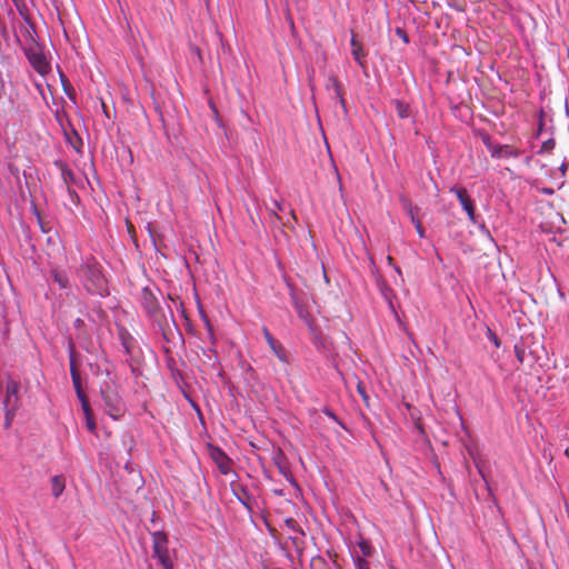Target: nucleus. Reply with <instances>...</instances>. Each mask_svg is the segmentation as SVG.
I'll list each match as a JSON object with an SVG mask.
<instances>
[{"label":"nucleus","instance_id":"obj_1","mask_svg":"<svg viewBox=\"0 0 569 569\" xmlns=\"http://www.w3.org/2000/svg\"><path fill=\"white\" fill-rule=\"evenodd\" d=\"M77 276L88 292L100 296L108 292L107 280L101 271V266L93 257L86 258L84 262L78 268Z\"/></svg>","mask_w":569,"mask_h":569},{"label":"nucleus","instance_id":"obj_2","mask_svg":"<svg viewBox=\"0 0 569 569\" xmlns=\"http://www.w3.org/2000/svg\"><path fill=\"white\" fill-rule=\"evenodd\" d=\"M19 390L20 382L9 377L6 382V398L3 401L6 408L7 428L11 425L13 416L20 407Z\"/></svg>","mask_w":569,"mask_h":569},{"label":"nucleus","instance_id":"obj_3","mask_svg":"<svg viewBox=\"0 0 569 569\" xmlns=\"http://www.w3.org/2000/svg\"><path fill=\"white\" fill-rule=\"evenodd\" d=\"M24 54L31 64V67L42 77L47 76L51 71V64L47 59L42 47L32 42L24 48Z\"/></svg>","mask_w":569,"mask_h":569},{"label":"nucleus","instance_id":"obj_4","mask_svg":"<svg viewBox=\"0 0 569 569\" xmlns=\"http://www.w3.org/2000/svg\"><path fill=\"white\" fill-rule=\"evenodd\" d=\"M153 557L158 558L164 569H173V562L169 555L168 536L163 531L152 533Z\"/></svg>","mask_w":569,"mask_h":569},{"label":"nucleus","instance_id":"obj_5","mask_svg":"<svg viewBox=\"0 0 569 569\" xmlns=\"http://www.w3.org/2000/svg\"><path fill=\"white\" fill-rule=\"evenodd\" d=\"M149 317L157 323L163 338L166 340H169L170 336L173 332V329H177V323L171 307H168V312H164L159 307L153 312H151Z\"/></svg>","mask_w":569,"mask_h":569},{"label":"nucleus","instance_id":"obj_6","mask_svg":"<svg viewBox=\"0 0 569 569\" xmlns=\"http://www.w3.org/2000/svg\"><path fill=\"white\" fill-rule=\"evenodd\" d=\"M449 191L458 198L462 209L467 212V216L470 220V222H476V207L475 202L469 196L467 189L459 187V186H452Z\"/></svg>","mask_w":569,"mask_h":569},{"label":"nucleus","instance_id":"obj_7","mask_svg":"<svg viewBox=\"0 0 569 569\" xmlns=\"http://www.w3.org/2000/svg\"><path fill=\"white\" fill-rule=\"evenodd\" d=\"M492 158H517L518 151L510 144L492 143L489 137L483 139Z\"/></svg>","mask_w":569,"mask_h":569},{"label":"nucleus","instance_id":"obj_8","mask_svg":"<svg viewBox=\"0 0 569 569\" xmlns=\"http://www.w3.org/2000/svg\"><path fill=\"white\" fill-rule=\"evenodd\" d=\"M272 461L278 468V471L283 476L291 485L297 486V482L291 473L288 460L282 450H277L272 456Z\"/></svg>","mask_w":569,"mask_h":569},{"label":"nucleus","instance_id":"obj_9","mask_svg":"<svg viewBox=\"0 0 569 569\" xmlns=\"http://www.w3.org/2000/svg\"><path fill=\"white\" fill-rule=\"evenodd\" d=\"M210 457L218 466V469L222 475L230 472V459L229 457L218 447L210 446Z\"/></svg>","mask_w":569,"mask_h":569},{"label":"nucleus","instance_id":"obj_10","mask_svg":"<svg viewBox=\"0 0 569 569\" xmlns=\"http://www.w3.org/2000/svg\"><path fill=\"white\" fill-rule=\"evenodd\" d=\"M350 46H351V54L355 59V61L362 68V69H366L367 67V62H366V57H367V53L362 47V43L357 39V36L355 33H352V37H351V40H350Z\"/></svg>","mask_w":569,"mask_h":569},{"label":"nucleus","instance_id":"obj_11","mask_svg":"<svg viewBox=\"0 0 569 569\" xmlns=\"http://www.w3.org/2000/svg\"><path fill=\"white\" fill-rule=\"evenodd\" d=\"M141 303L148 316L160 307L157 297L148 287L141 291Z\"/></svg>","mask_w":569,"mask_h":569},{"label":"nucleus","instance_id":"obj_12","mask_svg":"<svg viewBox=\"0 0 569 569\" xmlns=\"http://www.w3.org/2000/svg\"><path fill=\"white\" fill-rule=\"evenodd\" d=\"M233 495L238 499V501L246 507L247 510H252V496L250 495L247 487L242 485H237L232 489Z\"/></svg>","mask_w":569,"mask_h":569},{"label":"nucleus","instance_id":"obj_13","mask_svg":"<svg viewBox=\"0 0 569 569\" xmlns=\"http://www.w3.org/2000/svg\"><path fill=\"white\" fill-rule=\"evenodd\" d=\"M262 332L267 343L269 345L273 353L278 357V359L281 361H286V353L283 348L280 345H278L277 340L272 337L267 327L262 328Z\"/></svg>","mask_w":569,"mask_h":569},{"label":"nucleus","instance_id":"obj_14","mask_svg":"<svg viewBox=\"0 0 569 569\" xmlns=\"http://www.w3.org/2000/svg\"><path fill=\"white\" fill-rule=\"evenodd\" d=\"M327 89L333 90L335 97L339 100L341 107L346 109V100L343 98L342 87L337 77L332 74L328 77Z\"/></svg>","mask_w":569,"mask_h":569},{"label":"nucleus","instance_id":"obj_15","mask_svg":"<svg viewBox=\"0 0 569 569\" xmlns=\"http://www.w3.org/2000/svg\"><path fill=\"white\" fill-rule=\"evenodd\" d=\"M293 305L297 311L298 317L303 320L307 326L312 330L313 319L311 318L308 309L296 298L293 299Z\"/></svg>","mask_w":569,"mask_h":569},{"label":"nucleus","instance_id":"obj_16","mask_svg":"<svg viewBox=\"0 0 569 569\" xmlns=\"http://www.w3.org/2000/svg\"><path fill=\"white\" fill-rule=\"evenodd\" d=\"M66 488V481L62 476H54L51 479V492L54 498H59Z\"/></svg>","mask_w":569,"mask_h":569},{"label":"nucleus","instance_id":"obj_17","mask_svg":"<svg viewBox=\"0 0 569 569\" xmlns=\"http://www.w3.org/2000/svg\"><path fill=\"white\" fill-rule=\"evenodd\" d=\"M70 373H71L72 383H73L76 391L80 392V390H82L81 378H80L78 368H77L76 362L72 357L70 358Z\"/></svg>","mask_w":569,"mask_h":569},{"label":"nucleus","instance_id":"obj_18","mask_svg":"<svg viewBox=\"0 0 569 569\" xmlns=\"http://www.w3.org/2000/svg\"><path fill=\"white\" fill-rule=\"evenodd\" d=\"M58 167L60 168L63 182L68 186L72 183L74 181V173L72 170L63 162H59Z\"/></svg>","mask_w":569,"mask_h":569},{"label":"nucleus","instance_id":"obj_19","mask_svg":"<svg viewBox=\"0 0 569 569\" xmlns=\"http://www.w3.org/2000/svg\"><path fill=\"white\" fill-rule=\"evenodd\" d=\"M51 276L61 289H67L69 287V278L64 272L54 269L51 271Z\"/></svg>","mask_w":569,"mask_h":569},{"label":"nucleus","instance_id":"obj_20","mask_svg":"<svg viewBox=\"0 0 569 569\" xmlns=\"http://www.w3.org/2000/svg\"><path fill=\"white\" fill-rule=\"evenodd\" d=\"M60 78H61V83H62V88H63L64 93L71 100H74L76 99V91H74L72 84L70 83V81L67 79V77L63 73H60Z\"/></svg>","mask_w":569,"mask_h":569},{"label":"nucleus","instance_id":"obj_21","mask_svg":"<svg viewBox=\"0 0 569 569\" xmlns=\"http://www.w3.org/2000/svg\"><path fill=\"white\" fill-rule=\"evenodd\" d=\"M393 104H395V108H396V111H397V114L399 116V118L406 119L409 117V106L407 103H405L401 100H395Z\"/></svg>","mask_w":569,"mask_h":569},{"label":"nucleus","instance_id":"obj_22","mask_svg":"<svg viewBox=\"0 0 569 569\" xmlns=\"http://www.w3.org/2000/svg\"><path fill=\"white\" fill-rule=\"evenodd\" d=\"M284 525L291 531H293L300 536H305V531L302 530V528L298 525V522L293 518L284 519Z\"/></svg>","mask_w":569,"mask_h":569},{"label":"nucleus","instance_id":"obj_23","mask_svg":"<svg viewBox=\"0 0 569 569\" xmlns=\"http://www.w3.org/2000/svg\"><path fill=\"white\" fill-rule=\"evenodd\" d=\"M303 537L305 536H295V537H290V540L292 542V546L295 547L297 553L299 556L302 555V551L305 549V540H303Z\"/></svg>","mask_w":569,"mask_h":569},{"label":"nucleus","instance_id":"obj_24","mask_svg":"<svg viewBox=\"0 0 569 569\" xmlns=\"http://www.w3.org/2000/svg\"><path fill=\"white\" fill-rule=\"evenodd\" d=\"M310 569H331L329 563L322 557L311 559Z\"/></svg>","mask_w":569,"mask_h":569},{"label":"nucleus","instance_id":"obj_25","mask_svg":"<svg viewBox=\"0 0 569 569\" xmlns=\"http://www.w3.org/2000/svg\"><path fill=\"white\" fill-rule=\"evenodd\" d=\"M556 147V141L553 139H548L546 140L542 146H541V149H540V153H549L551 152Z\"/></svg>","mask_w":569,"mask_h":569},{"label":"nucleus","instance_id":"obj_26","mask_svg":"<svg viewBox=\"0 0 569 569\" xmlns=\"http://www.w3.org/2000/svg\"><path fill=\"white\" fill-rule=\"evenodd\" d=\"M102 396H103V399L106 401V403L111 407L112 409H118V398L117 396H109L104 392H102Z\"/></svg>","mask_w":569,"mask_h":569},{"label":"nucleus","instance_id":"obj_27","mask_svg":"<svg viewBox=\"0 0 569 569\" xmlns=\"http://www.w3.org/2000/svg\"><path fill=\"white\" fill-rule=\"evenodd\" d=\"M203 319H204V323H206V327H207V330H208V333H209L210 341H211L212 345H214L216 343V336L213 333L212 326H211L209 319L206 316H203Z\"/></svg>","mask_w":569,"mask_h":569},{"label":"nucleus","instance_id":"obj_28","mask_svg":"<svg viewBox=\"0 0 569 569\" xmlns=\"http://www.w3.org/2000/svg\"><path fill=\"white\" fill-rule=\"evenodd\" d=\"M400 202L406 212L412 211V209L416 207L407 197H401Z\"/></svg>","mask_w":569,"mask_h":569},{"label":"nucleus","instance_id":"obj_29","mask_svg":"<svg viewBox=\"0 0 569 569\" xmlns=\"http://www.w3.org/2000/svg\"><path fill=\"white\" fill-rule=\"evenodd\" d=\"M359 547H360L363 556H366V557L371 556V547L367 541L359 542Z\"/></svg>","mask_w":569,"mask_h":569},{"label":"nucleus","instance_id":"obj_30","mask_svg":"<svg viewBox=\"0 0 569 569\" xmlns=\"http://www.w3.org/2000/svg\"><path fill=\"white\" fill-rule=\"evenodd\" d=\"M86 422H87V428H88L91 432H96V430H97V426H96V422H94L93 416H91V417H86Z\"/></svg>","mask_w":569,"mask_h":569},{"label":"nucleus","instance_id":"obj_31","mask_svg":"<svg viewBox=\"0 0 569 569\" xmlns=\"http://www.w3.org/2000/svg\"><path fill=\"white\" fill-rule=\"evenodd\" d=\"M356 568L357 569H370L368 561L362 558H359V557L356 559Z\"/></svg>","mask_w":569,"mask_h":569},{"label":"nucleus","instance_id":"obj_32","mask_svg":"<svg viewBox=\"0 0 569 569\" xmlns=\"http://www.w3.org/2000/svg\"><path fill=\"white\" fill-rule=\"evenodd\" d=\"M37 218H38V222H39V227H40L41 231L44 233L49 232L50 228H49L48 223L42 220V218L40 217V214L38 212H37Z\"/></svg>","mask_w":569,"mask_h":569},{"label":"nucleus","instance_id":"obj_33","mask_svg":"<svg viewBox=\"0 0 569 569\" xmlns=\"http://www.w3.org/2000/svg\"><path fill=\"white\" fill-rule=\"evenodd\" d=\"M488 337L493 342V345L499 348L500 347V340L497 337L496 333H493L490 329L488 330Z\"/></svg>","mask_w":569,"mask_h":569},{"label":"nucleus","instance_id":"obj_34","mask_svg":"<svg viewBox=\"0 0 569 569\" xmlns=\"http://www.w3.org/2000/svg\"><path fill=\"white\" fill-rule=\"evenodd\" d=\"M357 390L359 392V395L361 396V398L367 401L368 400V396L366 393V389H365V386L362 382H359L358 386H357Z\"/></svg>","mask_w":569,"mask_h":569},{"label":"nucleus","instance_id":"obj_35","mask_svg":"<svg viewBox=\"0 0 569 569\" xmlns=\"http://www.w3.org/2000/svg\"><path fill=\"white\" fill-rule=\"evenodd\" d=\"M76 392L81 402V406L84 403H89L88 398H87L86 393L83 392V390H80V392L79 391H76Z\"/></svg>","mask_w":569,"mask_h":569},{"label":"nucleus","instance_id":"obj_36","mask_svg":"<svg viewBox=\"0 0 569 569\" xmlns=\"http://www.w3.org/2000/svg\"><path fill=\"white\" fill-rule=\"evenodd\" d=\"M81 407H82V410H83L84 417H91V416H93L92 410H91V408H90V405H89V403H84V405H82Z\"/></svg>","mask_w":569,"mask_h":569},{"label":"nucleus","instance_id":"obj_37","mask_svg":"<svg viewBox=\"0 0 569 569\" xmlns=\"http://www.w3.org/2000/svg\"><path fill=\"white\" fill-rule=\"evenodd\" d=\"M517 359L519 362H523V350L519 349L518 347L515 348Z\"/></svg>","mask_w":569,"mask_h":569},{"label":"nucleus","instance_id":"obj_38","mask_svg":"<svg viewBox=\"0 0 569 569\" xmlns=\"http://www.w3.org/2000/svg\"><path fill=\"white\" fill-rule=\"evenodd\" d=\"M418 207H415L412 211L407 212V214L410 217V220H413L417 218Z\"/></svg>","mask_w":569,"mask_h":569},{"label":"nucleus","instance_id":"obj_39","mask_svg":"<svg viewBox=\"0 0 569 569\" xmlns=\"http://www.w3.org/2000/svg\"><path fill=\"white\" fill-rule=\"evenodd\" d=\"M416 230H417V232H418V234H419V237H420V238H423V237H425V229H423V227H422V223H421V224H419V226H417V227H416Z\"/></svg>","mask_w":569,"mask_h":569},{"label":"nucleus","instance_id":"obj_40","mask_svg":"<svg viewBox=\"0 0 569 569\" xmlns=\"http://www.w3.org/2000/svg\"><path fill=\"white\" fill-rule=\"evenodd\" d=\"M122 345H123V347H124V349H126L127 353H130V341H129V340H127V339H123V340H122Z\"/></svg>","mask_w":569,"mask_h":569},{"label":"nucleus","instance_id":"obj_41","mask_svg":"<svg viewBox=\"0 0 569 569\" xmlns=\"http://www.w3.org/2000/svg\"><path fill=\"white\" fill-rule=\"evenodd\" d=\"M411 222L415 224V228H416L417 226L421 224V221H420L418 218H416V219L411 220Z\"/></svg>","mask_w":569,"mask_h":569},{"label":"nucleus","instance_id":"obj_42","mask_svg":"<svg viewBox=\"0 0 569 569\" xmlns=\"http://www.w3.org/2000/svg\"><path fill=\"white\" fill-rule=\"evenodd\" d=\"M274 207L278 210H282V206L279 202H277V201H274Z\"/></svg>","mask_w":569,"mask_h":569},{"label":"nucleus","instance_id":"obj_43","mask_svg":"<svg viewBox=\"0 0 569 569\" xmlns=\"http://www.w3.org/2000/svg\"><path fill=\"white\" fill-rule=\"evenodd\" d=\"M387 260H388V263L389 264H392L393 263V258L391 256H388L387 257Z\"/></svg>","mask_w":569,"mask_h":569},{"label":"nucleus","instance_id":"obj_44","mask_svg":"<svg viewBox=\"0 0 569 569\" xmlns=\"http://www.w3.org/2000/svg\"><path fill=\"white\" fill-rule=\"evenodd\" d=\"M169 299H171V300H172V302H174L176 305L178 303V302L176 301V299H173L171 296H169Z\"/></svg>","mask_w":569,"mask_h":569},{"label":"nucleus","instance_id":"obj_45","mask_svg":"<svg viewBox=\"0 0 569 569\" xmlns=\"http://www.w3.org/2000/svg\"><path fill=\"white\" fill-rule=\"evenodd\" d=\"M327 413H328L329 417L335 418V416L331 412L327 411Z\"/></svg>","mask_w":569,"mask_h":569}]
</instances>
